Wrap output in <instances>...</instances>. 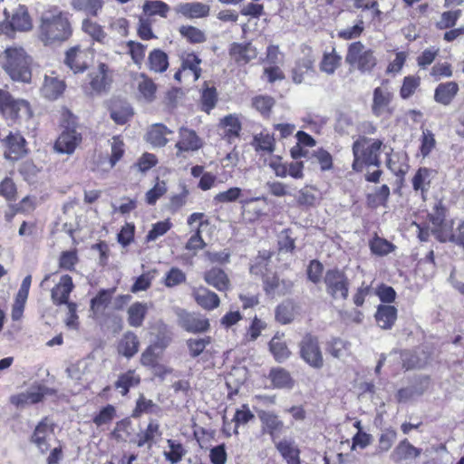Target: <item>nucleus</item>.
Segmentation results:
<instances>
[{
    "label": "nucleus",
    "mask_w": 464,
    "mask_h": 464,
    "mask_svg": "<svg viewBox=\"0 0 464 464\" xmlns=\"http://www.w3.org/2000/svg\"><path fill=\"white\" fill-rule=\"evenodd\" d=\"M33 57L20 45H11L0 53V66L14 82L30 83Z\"/></svg>",
    "instance_id": "1"
},
{
    "label": "nucleus",
    "mask_w": 464,
    "mask_h": 464,
    "mask_svg": "<svg viewBox=\"0 0 464 464\" xmlns=\"http://www.w3.org/2000/svg\"><path fill=\"white\" fill-rule=\"evenodd\" d=\"M72 34L68 19L57 8L42 14L39 37L44 44L67 40Z\"/></svg>",
    "instance_id": "2"
},
{
    "label": "nucleus",
    "mask_w": 464,
    "mask_h": 464,
    "mask_svg": "<svg viewBox=\"0 0 464 464\" xmlns=\"http://www.w3.org/2000/svg\"><path fill=\"white\" fill-rule=\"evenodd\" d=\"M382 145L380 140H371L361 137L353 144V169L361 171L363 165L379 167V154Z\"/></svg>",
    "instance_id": "3"
},
{
    "label": "nucleus",
    "mask_w": 464,
    "mask_h": 464,
    "mask_svg": "<svg viewBox=\"0 0 464 464\" xmlns=\"http://www.w3.org/2000/svg\"><path fill=\"white\" fill-rule=\"evenodd\" d=\"M63 117V126L64 129L54 143V150L58 153L70 155L81 144L82 134L77 131L75 119L70 111H64Z\"/></svg>",
    "instance_id": "4"
},
{
    "label": "nucleus",
    "mask_w": 464,
    "mask_h": 464,
    "mask_svg": "<svg viewBox=\"0 0 464 464\" xmlns=\"http://www.w3.org/2000/svg\"><path fill=\"white\" fill-rule=\"evenodd\" d=\"M0 112L12 123L22 118H30L32 111L28 102L15 99L8 91L0 88Z\"/></svg>",
    "instance_id": "5"
},
{
    "label": "nucleus",
    "mask_w": 464,
    "mask_h": 464,
    "mask_svg": "<svg viewBox=\"0 0 464 464\" xmlns=\"http://www.w3.org/2000/svg\"><path fill=\"white\" fill-rule=\"evenodd\" d=\"M345 62L361 72H370L377 64L373 51L360 41L348 46Z\"/></svg>",
    "instance_id": "6"
},
{
    "label": "nucleus",
    "mask_w": 464,
    "mask_h": 464,
    "mask_svg": "<svg viewBox=\"0 0 464 464\" xmlns=\"http://www.w3.org/2000/svg\"><path fill=\"white\" fill-rule=\"evenodd\" d=\"M326 293L334 299L345 300L349 293V280L340 269H328L324 276Z\"/></svg>",
    "instance_id": "7"
},
{
    "label": "nucleus",
    "mask_w": 464,
    "mask_h": 464,
    "mask_svg": "<svg viewBox=\"0 0 464 464\" xmlns=\"http://www.w3.org/2000/svg\"><path fill=\"white\" fill-rule=\"evenodd\" d=\"M202 60L194 53H185L180 56V67L174 74V79L179 82H197L201 76L200 64Z\"/></svg>",
    "instance_id": "8"
},
{
    "label": "nucleus",
    "mask_w": 464,
    "mask_h": 464,
    "mask_svg": "<svg viewBox=\"0 0 464 464\" xmlns=\"http://www.w3.org/2000/svg\"><path fill=\"white\" fill-rule=\"evenodd\" d=\"M4 14L8 21V26H5L6 31L3 29V33L9 37H13L14 32H28L33 28L32 18L29 14L28 9L24 5H18L10 14L7 9H5Z\"/></svg>",
    "instance_id": "9"
},
{
    "label": "nucleus",
    "mask_w": 464,
    "mask_h": 464,
    "mask_svg": "<svg viewBox=\"0 0 464 464\" xmlns=\"http://www.w3.org/2000/svg\"><path fill=\"white\" fill-rule=\"evenodd\" d=\"M301 358L311 367L320 369L324 365V359L317 338L306 334L299 343Z\"/></svg>",
    "instance_id": "10"
},
{
    "label": "nucleus",
    "mask_w": 464,
    "mask_h": 464,
    "mask_svg": "<svg viewBox=\"0 0 464 464\" xmlns=\"http://www.w3.org/2000/svg\"><path fill=\"white\" fill-rule=\"evenodd\" d=\"M89 82L83 86L86 95L93 96L105 92L111 81L108 66L100 63L97 70L89 74Z\"/></svg>",
    "instance_id": "11"
},
{
    "label": "nucleus",
    "mask_w": 464,
    "mask_h": 464,
    "mask_svg": "<svg viewBox=\"0 0 464 464\" xmlns=\"http://www.w3.org/2000/svg\"><path fill=\"white\" fill-rule=\"evenodd\" d=\"M54 440L53 424L48 418H44L35 427L31 441L42 452L46 453Z\"/></svg>",
    "instance_id": "12"
},
{
    "label": "nucleus",
    "mask_w": 464,
    "mask_h": 464,
    "mask_svg": "<svg viewBox=\"0 0 464 464\" xmlns=\"http://www.w3.org/2000/svg\"><path fill=\"white\" fill-rule=\"evenodd\" d=\"M92 59L93 52L91 49L74 46L66 52L64 63L76 73L85 71Z\"/></svg>",
    "instance_id": "13"
},
{
    "label": "nucleus",
    "mask_w": 464,
    "mask_h": 464,
    "mask_svg": "<svg viewBox=\"0 0 464 464\" xmlns=\"http://www.w3.org/2000/svg\"><path fill=\"white\" fill-rule=\"evenodd\" d=\"M49 389L43 385L32 386L25 392L10 397V402L17 408H25L37 403L49 393Z\"/></svg>",
    "instance_id": "14"
},
{
    "label": "nucleus",
    "mask_w": 464,
    "mask_h": 464,
    "mask_svg": "<svg viewBox=\"0 0 464 464\" xmlns=\"http://www.w3.org/2000/svg\"><path fill=\"white\" fill-rule=\"evenodd\" d=\"M201 146L202 141L196 131L186 127H181L179 130V140L175 145L178 157L182 156L184 152L196 151Z\"/></svg>",
    "instance_id": "15"
},
{
    "label": "nucleus",
    "mask_w": 464,
    "mask_h": 464,
    "mask_svg": "<svg viewBox=\"0 0 464 464\" xmlns=\"http://www.w3.org/2000/svg\"><path fill=\"white\" fill-rule=\"evenodd\" d=\"M393 98V93L387 82H383L380 87L373 91L372 111L376 116H381L385 112H390V103Z\"/></svg>",
    "instance_id": "16"
},
{
    "label": "nucleus",
    "mask_w": 464,
    "mask_h": 464,
    "mask_svg": "<svg viewBox=\"0 0 464 464\" xmlns=\"http://www.w3.org/2000/svg\"><path fill=\"white\" fill-rule=\"evenodd\" d=\"M65 87L63 80L60 79L54 72H52L50 74L44 75L41 92L46 99L53 101L63 93Z\"/></svg>",
    "instance_id": "17"
},
{
    "label": "nucleus",
    "mask_w": 464,
    "mask_h": 464,
    "mask_svg": "<svg viewBox=\"0 0 464 464\" xmlns=\"http://www.w3.org/2000/svg\"><path fill=\"white\" fill-rule=\"evenodd\" d=\"M242 214L246 219L252 222L265 214V207L267 205L266 197H256L241 199Z\"/></svg>",
    "instance_id": "18"
},
{
    "label": "nucleus",
    "mask_w": 464,
    "mask_h": 464,
    "mask_svg": "<svg viewBox=\"0 0 464 464\" xmlns=\"http://www.w3.org/2000/svg\"><path fill=\"white\" fill-rule=\"evenodd\" d=\"M179 325L188 332H205L209 327L208 320L199 314L181 311L179 314Z\"/></svg>",
    "instance_id": "19"
},
{
    "label": "nucleus",
    "mask_w": 464,
    "mask_h": 464,
    "mask_svg": "<svg viewBox=\"0 0 464 464\" xmlns=\"http://www.w3.org/2000/svg\"><path fill=\"white\" fill-rule=\"evenodd\" d=\"M73 287L72 277L68 275L63 276L52 289L51 298L53 303L56 305L68 304V298Z\"/></svg>",
    "instance_id": "20"
},
{
    "label": "nucleus",
    "mask_w": 464,
    "mask_h": 464,
    "mask_svg": "<svg viewBox=\"0 0 464 464\" xmlns=\"http://www.w3.org/2000/svg\"><path fill=\"white\" fill-rule=\"evenodd\" d=\"M257 414L264 432L268 433L273 440L278 437L284 429V422L278 415L268 411H259Z\"/></svg>",
    "instance_id": "21"
},
{
    "label": "nucleus",
    "mask_w": 464,
    "mask_h": 464,
    "mask_svg": "<svg viewBox=\"0 0 464 464\" xmlns=\"http://www.w3.org/2000/svg\"><path fill=\"white\" fill-rule=\"evenodd\" d=\"M192 296L196 303L205 310H213L220 304L218 295L205 286L194 287Z\"/></svg>",
    "instance_id": "22"
},
{
    "label": "nucleus",
    "mask_w": 464,
    "mask_h": 464,
    "mask_svg": "<svg viewBox=\"0 0 464 464\" xmlns=\"http://www.w3.org/2000/svg\"><path fill=\"white\" fill-rule=\"evenodd\" d=\"M6 147L5 157L11 160H16L25 153V140L18 132H10L4 140Z\"/></svg>",
    "instance_id": "23"
},
{
    "label": "nucleus",
    "mask_w": 464,
    "mask_h": 464,
    "mask_svg": "<svg viewBox=\"0 0 464 464\" xmlns=\"http://www.w3.org/2000/svg\"><path fill=\"white\" fill-rule=\"evenodd\" d=\"M293 287L290 280H280L276 275L266 276L264 279V289L267 295H285L288 294Z\"/></svg>",
    "instance_id": "24"
},
{
    "label": "nucleus",
    "mask_w": 464,
    "mask_h": 464,
    "mask_svg": "<svg viewBox=\"0 0 464 464\" xmlns=\"http://www.w3.org/2000/svg\"><path fill=\"white\" fill-rule=\"evenodd\" d=\"M389 362L392 364H401V368L407 371L420 368L423 365V362L419 359V357L410 351H394L391 353L389 354Z\"/></svg>",
    "instance_id": "25"
},
{
    "label": "nucleus",
    "mask_w": 464,
    "mask_h": 464,
    "mask_svg": "<svg viewBox=\"0 0 464 464\" xmlns=\"http://www.w3.org/2000/svg\"><path fill=\"white\" fill-rule=\"evenodd\" d=\"M229 54L236 63L246 64L255 59L257 53L251 44L234 43L230 46Z\"/></svg>",
    "instance_id": "26"
},
{
    "label": "nucleus",
    "mask_w": 464,
    "mask_h": 464,
    "mask_svg": "<svg viewBox=\"0 0 464 464\" xmlns=\"http://www.w3.org/2000/svg\"><path fill=\"white\" fill-rule=\"evenodd\" d=\"M205 282L220 292L227 291L230 287V281L224 270L213 267L204 273Z\"/></svg>",
    "instance_id": "27"
},
{
    "label": "nucleus",
    "mask_w": 464,
    "mask_h": 464,
    "mask_svg": "<svg viewBox=\"0 0 464 464\" xmlns=\"http://www.w3.org/2000/svg\"><path fill=\"white\" fill-rule=\"evenodd\" d=\"M421 454V450L414 447L407 439L401 440L391 453V459L395 463L403 460L418 458Z\"/></svg>",
    "instance_id": "28"
},
{
    "label": "nucleus",
    "mask_w": 464,
    "mask_h": 464,
    "mask_svg": "<svg viewBox=\"0 0 464 464\" xmlns=\"http://www.w3.org/2000/svg\"><path fill=\"white\" fill-rule=\"evenodd\" d=\"M377 324L383 330L391 329L397 320V309L393 305L380 304L375 313Z\"/></svg>",
    "instance_id": "29"
},
{
    "label": "nucleus",
    "mask_w": 464,
    "mask_h": 464,
    "mask_svg": "<svg viewBox=\"0 0 464 464\" xmlns=\"http://www.w3.org/2000/svg\"><path fill=\"white\" fill-rule=\"evenodd\" d=\"M459 85L455 82L440 83L434 92V100L440 104L449 105L459 92Z\"/></svg>",
    "instance_id": "30"
},
{
    "label": "nucleus",
    "mask_w": 464,
    "mask_h": 464,
    "mask_svg": "<svg viewBox=\"0 0 464 464\" xmlns=\"http://www.w3.org/2000/svg\"><path fill=\"white\" fill-rule=\"evenodd\" d=\"M161 434L159 423L155 420H150L147 429L137 435L135 443L140 448L147 446L150 450L157 439L160 438Z\"/></svg>",
    "instance_id": "31"
},
{
    "label": "nucleus",
    "mask_w": 464,
    "mask_h": 464,
    "mask_svg": "<svg viewBox=\"0 0 464 464\" xmlns=\"http://www.w3.org/2000/svg\"><path fill=\"white\" fill-rule=\"evenodd\" d=\"M140 382V377L134 370H129L119 375L114 383L116 390L120 392L122 396H125L130 388L136 387Z\"/></svg>",
    "instance_id": "32"
},
{
    "label": "nucleus",
    "mask_w": 464,
    "mask_h": 464,
    "mask_svg": "<svg viewBox=\"0 0 464 464\" xmlns=\"http://www.w3.org/2000/svg\"><path fill=\"white\" fill-rule=\"evenodd\" d=\"M93 363L87 360L78 361L67 368L68 375L71 379L80 382H89V374L91 373Z\"/></svg>",
    "instance_id": "33"
},
{
    "label": "nucleus",
    "mask_w": 464,
    "mask_h": 464,
    "mask_svg": "<svg viewBox=\"0 0 464 464\" xmlns=\"http://www.w3.org/2000/svg\"><path fill=\"white\" fill-rule=\"evenodd\" d=\"M179 12L187 18H202L209 14V6L199 2L185 3L180 5Z\"/></svg>",
    "instance_id": "34"
},
{
    "label": "nucleus",
    "mask_w": 464,
    "mask_h": 464,
    "mask_svg": "<svg viewBox=\"0 0 464 464\" xmlns=\"http://www.w3.org/2000/svg\"><path fill=\"white\" fill-rule=\"evenodd\" d=\"M284 334H276L269 343V349L276 361L282 362L289 358L291 352L286 343L283 340Z\"/></svg>",
    "instance_id": "35"
},
{
    "label": "nucleus",
    "mask_w": 464,
    "mask_h": 464,
    "mask_svg": "<svg viewBox=\"0 0 464 464\" xmlns=\"http://www.w3.org/2000/svg\"><path fill=\"white\" fill-rule=\"evenodd\" d=\"M139 343L137 335L131 332H128L121 339L118 345V352L123 356L130 358L137 353Z\"/></svg>",
    "instance_id": "36"
},
{
    "label": "nucleus",
    "mask_w": 464,
    "mask_h": 464,
    "mask_svg": "<svg viewBox=\"0 0 464 464\" xmlns=\"http://www.w3.org/2000/svg\"><path fill=\"white\" fill-rule=\"evenodd\" d=\"M276 448L287 464H300L299 450L293 441L283 440L276 443Z\"/></svg>",
    "instance_id": "37"
},
{
    "label": "nucleus",
    "mask_w": 464,
    "mask_h": 464,
    "mask_svg": "<svg viewBox=\"0 0 464 464\" xmlns=\"http://www.w3.org/2000/svg\"><path fill=\"white\" fill-rule=\"evenodd\" d=\"M172 131L162 124L152 125L147 133V140L154 147H163L167 144L166 136Z\"/></svg>",
    "instance_id": "38"
},
{
    "label": "nucleus",
    "mask_w": 464,
    "mask_h": 464,
    "mask_svg": "<svg viewBox=\"0 0 464 464\" xmlns=\"http://www.w3.org/2000/svg\"><path fill=\"white\" fill-rule=\"evenodd\" d=\"M74 10L83 12L87 15L98 16L103 7V0H72Z\"/></svg>",
    "instance_id": "39"
},
{
    "label": "nucleus",
    "mask_w": 464,
    "mask_h": 464,
    "mask_svg": "<svg viewBox=\"0 0 464 464\" xmlns=\"http://www.w3.org/2000/svg\"><path fill=\"white\" fill-rule=\"evenodd\" d=\"M147 312V304L140 302L132 304L127 310L129 324L132 327L141 326Z\"/></svg>",
    "instance_id": "40"
},
{
    "label": "nucleus",
    "mask_w": 464,
    "mask_h": 464,
    "mask_svg": "<svg viewBox=\"0 0 464 464\" xmlns=\"http://www.w3.org/2000/svg\"><path fill=\"white\" fill-rule=\"evenodd\" d=\"M149 68L155 72H163L168 69L169 61L166 53L155 49L150 53L148 58Z\"/></svg>",
    "instance_id": "41"
},
{
    "label": "nucleus",
    "mask_w": 464,
    "mask_h": 464,
    "mask_svg": "<svg viewBox=\"0 0 464 464\" xmlns=\"http://www.w3.org/2000/svg\"><path fill=\"white\" fill-rule=\"evenodd\" d=\"M295 315V305L291 300H285L281 303L276 309V320L282 324H290Z\"/></svg>",
    "instance_id": "42"
},
{
    "label": "nucleus",
    "mask_w": 464,
    "mask_h": 464,
    "mask_svg": "<svg viewBox=\"0 0 464 464\" xmlns=\"http://www.w3.org/2000/svg\"><path fill=\"white\" fill-rule=\"evenodd\" d=\"M82 30L93 40L102 44L105 43L107 34L104 32L103 27L98 23L85 18L82 23Z\"/></svg>",
    "instance_id": "43"
},
{
    "label": "nucleus",
    "mask_w": 464,
    "mask_h": 464,
    "mask_svg": "<svg viewBox=\"0 0 464 464\" xmlns=\"http://www.w3.org/2000/svg\"><path fill=\"white\" fill-rule=\"evenodd\" d=\"M137 85L140 94L142 95L147 102L154 100L157 88L152 80L141 73L137 78Z\"/></svg>",
    "instance_id": "44"
},
{
    "label": "nucleus",
    "mask_w": 464,
    "mask_h": 464,
    "mask_svg": "<svg viewBox=\"0 0 464 464\" xmlns=\"http://www.w3.org/2000/svg\"><path fill=\"white\" fill-rule=\"evenodd\" d=\"M431 174L432 170L427 168L419 169L412 179L414 190H420L422 194L426 192L430 188Z\"/></svg>",
    "instance_id": "45"
},
{
    "label": "nucleus",
    "mask_w": 464,
    "mask_h": 464,
    "mask_svg": "<svg viewBox=\"0 0 464 464\" xmlns=\"http://www.w3.org/2000/svg\"><path fill=\"white\" fill-rule=\"evenodd\" d=\"M270 378L276 388L290 389L293 387L294 381L291 378L290 373L282 368L273 369L270 372Z\"/></svg>",
    "instance_id": "46"
},
{
    "label": "nucleus",
    "mask_w": 464,
    "mask_h": 464,
    "mask_svg": "<svg viewBox=\"0 0 464 464\" xmlns=\"http://www.w3.org/2000/svg\"><path fill=\"white\" fill-rule=\"evenodd\" d=\"M341 60L342 57L336 53L334 49H333L332 52L324 53L320 63V69L327 74H333L340 66Z\"/></svg>",
    "instance_id": "47"
},
{
    "label": "nucleus",
    "mask_w": 464,
    "mask_h": 464,
    "mask_svg": "<svg viewBox=\"0 0 464 464\" xmlns=\"http://www.w3.org/2000/svg\"><path fill=\"white\" fill-rule=\"evenodd\" d=\"M143 12L148 16L160 15V17H167L169 12V6L160 0L146 1L142 6Z\"/></svg>",
    "instance_id": "48"
},
{
    "label": "nucleus",
    "mask_w": 464,
    "mask_h": 464,
    "mask_svg": "<svg viewBox=\"0 0 464 464\" xmlns=\"http://www.w3.org/2000/svg\"><path fill=\"white\" fill-rule=\"evenodd\" d=\"M220 125L226 129V135L228 138L238 137L241 130V122L237 115H227L221 120Z\"/></svg>",
    "instance_id": "49"
},
{
    "label": "nucleus",
    "mask_w": 464,
    "mask_h": 464,
    "mask_svg": "<svg viewBox=\"0 0 464 464\" xmlns=\"http://www.w3.org/2000/svg\"><path fill=\"white\" fill-rule=\"evenodd\" d=\"M179 32L184 38L192 44H201L207 39L203 31L191 25H182L179 27Z\"/></svg>",
    "instance_id": "50"
},
{
    "label": "nucleus",
    "mask_w": 464,
    "mask_h": 464,
    "mask_svg": "<svg viewBox=\"0 0 464 464\" xmlns=\"http://www.w3.org/2000/svg\"><path fill=\"white\" fill-rule=\"evenodd\" d=\"M253 146L257 151L262 150L271 153L275 150V140L268 133H259L254 137Z\"/></svg>",
    "instance_id": "51"
},
{
    "label": "nucleus",
    "mask_w": 464,
    "mask_h": 464,
    "mask_svg": "<svg viewBox=\"0 0 464 464\" xmlns=\"http://www.w3.org/2000/svg\"><path fill=\"white\" fill-rule=\"evenodd\" d=\"M167 442L169 450L164 451L166 459L170 461L172 464L179 462L186 453L183 446L173 440H168Z\"/></svg>",
    "instance_id": "52"
},
{
    "label": "nucleus",
    "mask_w": 464,
    "mask_h": 464,
    "mask_svg": "<svg viewBox=\"0 0 464 464\" xmlns=\"http://www.w3.org/2000/svg\"><path fill=\"white\" fill-rule=\"evenodd\" d=\"M253 107L263 115H268L275 105V100L266 95L256 96L252 99Z\"/></svg>",
    "instance_id": "53"
},
{
    "label": "nucleus",
    "mask_w": 464,
    "mask_h": 464,
    "mask_svg": "<svg viewBox=\"0 0 464 464\" xmlns=\"http://www.w3.org/2000/svg\"><path fill=\"white\" fill-rule=\"evenodd\" d=\"M159 410L160 408L151 400L141 395L137 401L133 416L139 417L142 413H156Z\"/></svg>",
    "instance_id": "54"
},
{
    "label": "nucleus",
    "mask_w": 464,
    "mask_h": 464,
    "mask_svg": "<svg viewBox=\"0 0 464 464\" xmlns=\"http://www.w3.org/2000/svg\"><path fill=\"white\" fill-rule=\"evenodd\" d=\"M111 155L110 158V168H113L124 154V143L119 137L111 140Z\"/></svg>",
    "instance_id": "55"
},
{
    "label": "nucleus",
    "mask_w": 464,
    "mask_h": 464,
    "mask_svg": "<svg viewBox=\"0 0 464 464\" xmlns=\"http://www.w3.org/2000/svg\"><path fill=\"white\" fill-rule=\"evenodd\" d=\"M420 141V154L423 158H426L436 146L435 136L431 130L428 129L423 130Z\"/></svg>",
    "instance_id": "56"
},
{
    "label": "nucleus",
    "mask_w": 464,
    "mask_h": 464,
    "mask_svg": "<svg viewBox=\"0 0 464 464\" xmlns=\"http://www.w3.org/2000/svg\"><path fill=\"white\" fill-rule=\"evenodd\" d=\"M461 15V10L447 11L441 14L440 19L437 24L440 29H448L453 27Z\"/></svg>",
    "instance_id": "57"
},
{
    "label": "nucleus",
    "mask_w": 464,
    "mask_h": 464,
    "mask_svg": "<svg viewBox=\"0 0 464 464\" xmlns=\"http://www.w3.org/2000/svg\"><path fill=\"white\" fill-rule=\"evenodd\" d=\"M112 292L109 290H102L99 294L92 299L91 309L93 313H98L103 310L109 304L111 298Z\"/></svg>",
    "instance_id": "58"
},
{
    "label": "nucleus",
    "mask_w": 464,
    "mask_h": 464,
    "mask_svg": "<svg viewBox=\"0 0 464 464\" xmlns=\"http://www.w3.org/2000/svg\"><path fill=\"white\" fill-rule=\"evenodd\" d=\"M185 273L177 267H172L166 275L164 284L167 287H173L185 282Z\"/></svg>",
    "instance_id": "59"
},
{
    "label": "nucleus",
    "mask_w": 464,
    "mask_h": 464,
    "mask_svg": "<svg viewBox=\"0 0 464 464\" xmlns=\"http://www.w3.org/2000/svg\"><path fill=\"white\" fill-rule=\"evenodd\" d=\"M171 228V223L169 220L158 222L152 226L149 231L146 240L155 241L160 237L165 235Z\"/></svg>",
    "instance_id": "60"
},
{
    "label": "nucleus",
    "mask_w": 464,
    "mask_h": 464,
    "mask_svg": "<svg viewBox=\"0 0 464 464\" xmlns=\"http://www.w3.org/2000/svg\"><path fill=\"white\" fill-rule=\"evenodd\" d=\"M202 106L203 110L209 112L216 105L217 102V92L214 87H208L203 89L202 96Z\"/></svg>",
    "instance_id": "61"
},
{
    "label": "nucleus",
    "mask_w": 464,
    "mask_h": 464,
    "mask_svg": "<svg viewBox=\"0 0 464 464\" xmlns=\"http://www.w3.org/2000/svg\"><path fill=\"white\" fill-rule=\"evenodd\" d=\"M241 195V188L237 187L230 188L226 191L218 193L214 197V201L217 203H229L234 202L239 198Z\"/></svg>",
    "instance_id": "62"
},
{
    "label": "nucleus",
    "mask_w": 464,
    "mask_h": 464,
    "mask_svg": "<svg viewBox=\"0 0 464 464\" xmlns=\"http://www.w3.org/2000/svg\"><path fill=\"white\" fill-rule=\"evenodd\" d=\"M456 230L452 229L451 221L444 220L437 230V237L441 242H454Z\"/></svg>",
    "instance_id": "63"
},
{
    "label": "nucleus",
    "mask_w": 464,
    "mask_h": 464,
    "mask_svg": "<svg viewBox=\"0 0 464 464\" xmlns=\"http://www.w3.org/2000/svg\"><path fill=\"white\" fill-rule=\"evenodd\" d=\"M370 246L372 253L379 256L387 255L393 250L392 244L380 237L374 238L371 242Z\"/></svg>",
    "instance_id": "64"
}]
</instances>
